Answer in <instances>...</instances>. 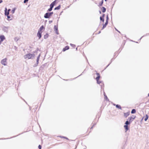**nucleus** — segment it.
Masks as SVG:
<instances>
[{
	"label": "nucleus",
	"instance_id": "nucleus-1",
	"mask_svg": "<svg viewBox=\"0 0 149 149\" xmlns=\"http://www.w3.org/2000/svg\"><path fill=\"white\" fill-rule=\"evenodd\" d=\"M35 55L34 54L28 53L24 55V57L25 59H33L35 57Z\"/></svg>",
	"mask_w": 149,
	"mask_h": 149
},
{
	"label": "nucleus",
	"instance_id": "nucleus-2",
	"mask_svg": "<svg viewBox=\"0 0 149 149\" xmlns=\"http://www.w3.org/2000/svg\"><path fill=\"white\" fill-rule=\"evenodd\" d=\"M9 29V27L3 26L2 28V30L4 32L7 33L8 32Z\"/></svg>",
	"mask_w": 149,
	"mask_h": 149
},
{
	"label": "nucleus",
	"instance_id": "nucleus-3",
	"mask_svg": "<svg viewBox=\"0 0 149 149\" xmlns=\"http://www.w3.org/2000/svg\"><path fill=\"white\" fill-rule=\"evenodd\" d=\"M96 74L97 75V77L96 78V79L97 81V83L98 84H100L101 83V82L99 80L100 78V75L98 73H97Z\"/></svg>",
	"mask_w": 149,
	"mask_h": 149
},
{
	"label": "nucleus",
	"instance_id": "nucleus-4",
	"mask_svg": "<svg viewBox=\"0 0 149 149\" xmlns=\"http://www.w3.org/2000/svg\"><path fill=\"white\" fill-rule=\"evenodd\" d=\"M7 60L6 58H4L2 59L1 61V63L4 65H7Z\"/></svg>",
	"mask_w": 149,
	"mask_h": 149
},
{
	"label": "nucleus",
	"instance_id": "nucleus-5",
	"mask_svg": "<svg viewBox=\"0 0 149 149\" xmlns=\"http://www.w3.org/2000/svg\"><path fill=\"white\" fill-rule=\"evenodd\" d=\"M40 54H39V55L38 56L37 58L36 59V63H35L34 64V67H36L38 65V64L39 63V58H40Z\"/></svg>",
	"mask_w": 149,
	"mask_h": 149
},
{
	"label": "nucleus",
	"instance_id": "nucleus-6",
	"mask_svg": "<svg viewBox=\"0 0 149 149\" xmlns=\"http://www.w3.org/2000/svg\"><path fill=\"white\" fill-rule=\"evenodd\" d=\"M51 16L49 12L46 13L44 15V17L45 18H49Z\"/></svg>",
	"mask_w": 149,
	"mask_h": 149
},
{
	"label": "nucleus",
	"instance_id": "nucleus-7",
	"mask_svg": "<svg viewBox=\"0 0 149 149\" xmlns=\"http://www.w3.org/2000/svg\"><path fill=\"white\" fill-rule=\"evenodd\" d=\"M42 32H40V31H38L37 33V36L39 38V39H40L41 37V33Z\"/></svg>",
	"mask_w": 149,
	"mask_h": 149
},
{
	"label": "nucleus",
	"instance_id": "nucleus-8",
	"mask_svg": "<svg viewBox=\"0 0 149 149\" xmlns=\"http://www.w3.org/2000/svg\"><path fill=\"white\" fill-rule=\"evenodd\" d=\"M5 39V37L4 35H1L0 36V39L1 41H3Z\"/></svg>",
	"mask_w": 149,
	"mask_h": 149
},
{
	"label": "nucleus",
	"instance_id": "nucleus-9",
	"mask_svg": "<svg viewBox=\"0 0 149 149\" xmlns=\"http://www.w3.org/2000/svg\"><path fill=\"white\" fill-rule=\"evenodd\" d=\"M108 21H107V20H106V21L105 24L103 25V27L102 28V29H103L104 28H105V27H106L107 25V24H108Z\"/></svg>",
	"mask_w": 149,
	"mask_h": 149
},
{
	"label": "nucleus",
	"instance_id": "nucleus-10",
	"mask_svg": "<svg viewBox=\"0 0 149 149\" xmlns=\"http://www.w3.org/2000/svg\"><path fill=\"white\" fill-rule=\"evenodd\" d=\"M54 30L55 31V32H56V33L58 34V32H57V30H58V27L56 26V25H55L54 26Z\"/></svg>",
	"mask_w": 149,
	"mask_h": 149
},
{
	"label": "nucleus",
	"instance_id": "nucleus-11",
	"mask_svg": "<svg viewBox=\"0 0 149 149\" xmlns=\"http://www.w3.org/2000/svg\"><path fill=\"white\" fill-rule=\"evenodd\" d=\"M7 9L6 8H5V14L6 15H8L9 14V12H7Z\"/></svg>",
	"mask_w": 149,
	"mask_h": 149
},
{
	"label": "nucleus",
	"instance_id": "nucleus-12",
	"mask_svg": "<svg viewBox=\"0 0 149 149\" xmlns=\"http://www.w3.org/2000/svg\"><path fill=\"white\" fill-rule=\"evenodd\" d=\"M69 49V47L68 46H66L63 49V51H65V50L68 49Z\"/></svg>",
	"mask_w": 149,
	"mask_h": 149
},
{
	"label": "nucleus",
	"instance_id": "nucleus-13",
	"mask_svg": "<svg viewBox=\"0 0 149 149\" xmlns=\"http://www.w3.org/2000/svg\"><path fill=\"white\" fill-rule=\"evenodd\" d=\"M44 28V27L43 26H42L40 27V28L39 29L38 31H40V32H42L41 31Z\"/></svg>",
	"mask_w": 149,
	"mask_h": 149
},
{
	"label": "nucleus",
	"instance_id": "nucleus-14",
	"mask_svg": "<svg viewBox=\"0 0 149 149\" xmlns=\"http://www.w3.org/2000/svg\"><path fill=\"white\" fill-rule=\"evenodd\" d=\"M130 113L129 112H127L126 113H124V116L125 117H127V116H128L129 115Z\"/></svg>",
	"mask_w": 149,
	"mask_h": 149
},
{
	"label": "nucleus",
	"instance_id": "nucleus-15",
	"mask_svg": "<svg viewBox=\"0 0 149 149\" xmlns=\"http://www.w3.org/2000/svg\"><path fill=\"white\" fill-rule=\"evenodd\" d=\"M124 127L125 130H126V132L128 130V125H125L124 126Z\"/></svg>",
	"mask_w": 149,
	"mask_h": 149
},
{
	"label": "nucleus",
	"instance_id": "nucleus-16",
	"mask_svg": "<svg viewBox=\"0 0 149 149\" xmlns=\"http://www.w3.org/2000/svg\"><path fill=\"white\" fill-rule=\"evenodd\" d=\"M19 37H16L14 38V40L15 41L17 42L19 40Z\"/></svg>",
	"mask_w": 149,
	"mask_h": 149
},
{
	"label": "nucleus",
	"instance_id": "nucleus-17",
	"mask_svg": "<svg viewBox=\"0 0 149 149\" xmlns=\"http://www.w3.org/2000/svg\"><path fill=\"white\" fill-rule=\"evenodd\" d=\"M116 107L118 108L119 109H121V106L117 104V105H116Z\"/></svg>",
	"mask_w": 149,
	"mask_h": 149
},
{
	"label": "nucleus",
	"instance_id": "nucleus-18",
	"mask_svg": "<svg viewBox=\"0 0 149 149\" xmlns=\"http://www.w3.org/2000/svg\"><path fill=\"white\" fill-rule=\"evenodd\" d=\"M60 8H61L60 6L59 5V6H57V7H56L55 8L54 10H59L60 9Z\"/></svg>",
	"mask_w": 149,
	"mask_h": 149
},
{
	"label": "nucleus",
	"instance_id": "nucleus-19",
	"mask_svg": "<svg viewBox=\"0 0 149 149\" xmlns=\"http://www.w3.org/2000/svg\"><path fill=\"white\" fill-rule=\"evenodd\" d=\"M102 12L103 13H104L106 11V9L104 7H102Z\"/></svg>",
	"mask_w": 149,
	"mask_h": 149
},
{
	"label": "nucleus",
	"instance_id": "nucleus-20",
	"mask_svg": "<svg viewBox=\"0 0 149 149\" xmlns=\"http://www.w3.org/2000/svg\"><path fill=\"white\" fill-rule=\"evenodd\" d=\"M48 37V35L47 34H46L44 36V38L45 39H47Z\"/></svg>",
	"mask_w": 149,
	"mask_h": 149
},
{
	"label": "nucleus",
	"instance_id": "nucleus-21",
	"mask_svg": "<svg viewBox=\"0 0 149 149\" xmlns=\"http://www.w3.org/2000/svg\"><path fill=\"white\" fill-rule=\"evenodd\" d=\"M148 115H147L146 114V118L144 119V120L145 121H146L147 120V119H148Z\"/></svg>",
	"mask_w": 149,
	"mask_h": 149
},
{
	"label": "nucleus",
	"instance_id": "nucleus-22",
	"mask_svg": "<svg viewBox=\"0 0 149 149\" xmlns=\"http://www.w3.org/2000/svg\"><path fill=\"white\" fill-rule=\"evenodd\" d=\"M130 122L128 121H127L125 123V124L127 125L130 124Z\"/></svg>",
	"mask_w": 149,
	"mask_h": 149
},
{
	"label": "nucleus",
	"instance_id": "nucleus-23",
	"mask_svg": "<svg viewBox=\"0 0 149 149\" xmlns=\"http://www.w3.org/2000/svg\"><path fill=\"white\" fill-rule=\"evenodd\" d=\"M136 112V110L135 109H133L131 111L132 113H134Z\"/></svg>",
	"mask_w": 149,
	"mask_h": 149
},
{
	"label": "nucleus",
	"instance_id": "nucleus-24",
	"mask_svg": "<svg viewBox=\"0 0 149 149\" xmlns=\"http://www.w3.org/2000/svg\"><path fill=\"white\" fill-rule=\"evenodd\" d=\"M132 117H129L128 119V120H129V121L130 122H132Z\"/></svg>",
	"mask_w": 149,
	"mask_h": 149
},
{
	"label": "nucleus",
	"instance_id": "nucleus-25",
	"mask_svg": "<svg viewBox=\"0 0 149 149\" xmlns=\"http://www.w3.org/2000/svg\"><path fill=\"white\" fill-rule=\"evenodd\" d=\"M54 4L53 3H52L50 5V7L52 8L54 7Z\"/></svg>",
	"mask_w": 149,
	"mask_h": 149
},
{
	"label": "nucleus",
	"instance_id": "nucleus-26",
	"mask_svg": "<svg viewBox=\"0 0 149 149\" xmlns=\"http://www.w3.org/2000/svg\"><path fill=\"white\" fill-rule=\"evenodd\" d=\"M52 8L50 7V8H49V9H48L47 11L50 12L52 10Z\"/></svg>",
	"mask_w": 149,
	"mask_h": 149
},
{
	"label": "nucleus",
	"instance_id": "nucleus-27",
	"mask_svg": "<svg viewBox=\"0 0 149 149\" xmlns=\"http://www.w3.org/2000/svg\"><path fill=\"white\" fill-rule=\"evenodd\" d=\"M100 19L101 21H102L103 22L104 21V19L101 17H100Z\"/></svg>",
	"mask_w": 149,
	"mask_h": 149
},
{
	"label": "nucleus",
	"instance_id": "nucleus-28",
	"mask_svg": "<svg viewBox=\"0 0 149 149\" xmlns=\"http://www.w3.org/2000/svg\"><path fill=\"white\" fill-rule=\"evenodd\" d=\"M15 8L13 9V10L12 11H11V12L12 13H14L15 12Z\"/></svg>",
	"mask_w": 149,
	"mask_h": 149
},
{
	"label": "nucleus",
	"instance_id": "nucleus-29",
	"mask_svg": "<svg viewBox=\"0 0 149 149\" xmlns=\"http://www.w3.org/2000/svg\"><path fill=\"white\" fill-rule=\"evenodd\" d=\"M57 0H55L53 2H52L55 5V4L56 3V1Z\"/></svg>",
	"mask_w": 149,
	"mask_h": 149
},
{
	"label": "nucleus",
	"instance_id": "nucleus-30",
	"mask_svg": "<svg viewBox=\"0 0 149 149\" xmlns=\"http://www.w3.org/2000/svg\"><path fill=\"white\" fill-rule=\"evenodd\" d=\"M104 96H105V97H104V98L105 99H107V96L106 95H105V93H104Z\"/></svg>",
	"mask_w": 149,
	"mask_h": 149
},
{
	"label": "nucleus",
	"instance_id": "nucleus-31",
	"mask_svg": "<svg viewBox=\"0 0 149 149\" xmlns=\"http://www.w3.org/2000/svg\"><path fill=\"white\" fill-rule=\"evenodd\" d=\"M29 0H24V3H26V2L28 1Z\"/></svg>",
	"mask_w": 149,
	"mask_h": 149
},
{
	"label": "nucleus",
	"instance_id": "nucleus-32",
	"mask_svg": "<svg viewBox=\"0 0 149 149\" xmlns=\"http://www.w3.org/2000/svg\"><path fill=\"white\" fill-rule=\"evenodd\" d=\"M49 13H50V15L51 16L52 15V14H53V12H49Z\"/></svg>",
	"mask_w": 149,
	"mask_h": 149
},
{
	"label": "nucleus",
	"instance_id": "nucleus-33",
	"mask_svg": "<svg viewBox=\"0 0 149 149\" xmlns=\"http://www.w3.org/2000/svg\"><path fill=\"white\" fill-rule=\"evenodd\" d=\"M131 117H132V119H134L135 118V116H131Z\"/></svg>",
	"mask_w": 149,
	"mask_h": 149
},
{
	"label": "nucleus",
	"instance_id": "nucleus-34",
	"mask_svg": "<svg viewBox=\"0 0 149 149\" xmlns=\"http://www.w3.org/2000/svg\"><path fill=\"white\" fill-rule=\"evenodd\" d=\"M38 147L39 149H41V146L40 145H39Z\"/></svg>",
	"mask_w": 149,
	"mask_h": 149
},
{
	"label": "nucleus",
	"instance_id": "nucleus-35",
	"mask_svg": "<svg viewBox=\"0 0 149 149\" xmlns=\"http://www.w3.org/2000/svg\"><path fill=\"white\" fill-rule=\"evenodd\" d=\"M70 45L72 46L73 47H75V45H73V44H70Z\"/></svg>",
	"mask_w": 149,
	"mask_h": 149
},
{
	"label": "nucleus",
	"instance_id": "nucleus-36",
	"mask_svg": "<svg viewBox=\"0 0 149 149\" xmlns=\"http://www.w3.org/2000/svg\"><path fill=\"white\" fill-rule=\"evenodd\" d=\"M52 22V20H50V21H49V24H51Z\"/></svg>",
	"mask_w": 149,
	"mask_h": 149
},
{
	"label": "nucleus",
	"instance_id": "nucleus-37",
	"mask_svg": "<svg viewBox=\"0 0 149 149\" xmlns=\"http://www.w3.org/2000/svg\"><path fill=\"white\" fill-rule=\"evenodd\" d=\"M7 15V18L8 19H9L10 18V16H8V15Z\"/></svg>",
	"mask_w": 149,
	"mask_h": 149
},
{
	"label": "nucleus",
	"instance_id": "nucleus-38",
	"mask_svg": "<svg viewBox=\"0 0 149 149\" xmlns=\"http://www.w3.org/2000/svg\"><path fill=\"white\" fill-rule=\"evenodd\" d=\"M108 16L107 15V21H108Z\"/></svg>",
	"mask_w": 149,
	"mask_h": 149
},
{
	"label": "nucleus",
	"instance_id": "nucleus-39",
	"mask_svg": "<svg viewBox=\"0 0 149 149\" xmlns=\"http://www.w3.org/2000/svg\"><path fill=\"white\" fill-rule=\"evenodd\" d=\"M103 1H102L101 2V4L100 5H102V4H103Z\"/></svg>",
	"mask_w": 149,
	"mask_h": 149
},
{
	"label": "nucleus",
	"instance_id": "nucleus-40",
	"mask_svg": "<svg viewBox=\"0 0 149 149\" xmlns=\"http://www.w3.org/2000/svg\"><path fill=\"white\" fill-rule=\"evenodd\" d=\"M2 0H0V3L2 2Z\"/></svg>",
	"mask_w": 149,
	"mask_h": 149
},
{
	"label": "nucleus",
	"instance_id": "nucleus-41",
	"mask_svg": "<svg viewBox=\"0 0 149 149\" xmlns=\"http://www.w3.org/2000/svg\"><path fill=\"white\" fill-rule=\"evenodd\" d=\"M10 11V9H8V12H9Z\"/></svg>",
	"mask_w": 149,
	"mask_h": 149
},
{
	"label": "nucleus",
	"instance_id": "nucleus-42",
	"mask_svg": "<svg viewBox=\"0 0 149 149\" xmlns=\"http://www.w3.org/2000/svg\"><path fill=\"white\" fill-rule=\"evenodd\" d=\"M2 42V41H1V40H0V45L1 44Z\"/></svg>",
	"mask_w": 149,
	"mask_h": 149
},
{
	"label": "nucleus",
	"instance_id": "nucleus-43",
	"mask_svg": "<svg viewBox=\"0 0 149 149\" xmlns=\"http://www.w3.org/2000/svg\"><path fill=\"white\" fill-rule=\"evenodd\" d=\"M63 138H65L66 139H68V138H67L66 137H63Z\"/></svg>",
	"mask_w": 149,
	"mask_h": 149
},
{
	"label": "nucleus",
	"instance_id": "nucleus-44",
	"mask_svg": "<svg viewBox=\"0 0 149 149\" xmlns=\"http://www.w3.org/2000/svg\"><path fill=\"white\" fill-rule=\"evenodd\" d=\"M148 96H149V93L148 94Z\"/></svg>",
	"mask_w": 149,
	"mask_h": 149
},
{
	"label": "nucleus",
	"instance_id": "nucleus-45",
	"mask_svg": "<svg viewBox=\"0 0 149 149\" xmlns=\"http://www.w3.org/2000/svg\"><path fill=\"white\" fill-rule=\"evenodd\" d=\"M104 16V14L103 15V16Z\"/></svg>",
	"mask_w": 149,
	"mask_h": 149
},
{
	"label": "nucleus",
	"instance_id": "nucleus-46",
	"mask_svg": "<svg viewBox=\"0 0 149 149\" xmlns=\"http://www.w3.org/2000/svg\"><path fill=\"white\" fill-rule=\"evenodd\" d=\"M105 1H107V0H105Z\"/></svg>",
	"mask_w": 149,
	"mask_h": 149
},
{
	"label": "nucleus",
	"instance_id": "nucleus-47",
	"mask_svg": "<svg viewBox=\"0 0 149 149\" xmlns=\"http://www.w3.org/2000/svg\"><path fill=\"white\" fill-rule=\"evenodd\" d=\"M109 65V64L108 65V66H107V67L108 65Z\"/></svg>",
	"mask_w": 149,
	"mask_h": 149
}]
</instances>
